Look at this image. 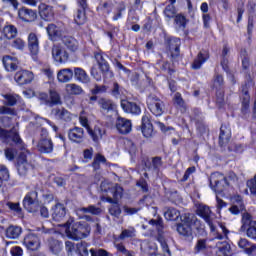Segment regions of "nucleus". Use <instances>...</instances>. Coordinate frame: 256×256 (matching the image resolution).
I'll use <instances>...</instances> for the list:
<instances>
[{
    "mask_svg": "<svg viewBox=\"0 0 256 256\" xmlns=\"http://www.w3.org/2000/svg\"><path fill=\"white\" fill-rule=\"evenodd\" d=\"M241 223L240 231L246 233L249 239H256V220H253V216L249 213H244Z\"/></svg>",
    "mask_w": 256,
    "mask_h": 256,
    "instance_id": "nucleus-3",
    "label": "nucleus"
},
{
    "mask_svg": "<svg viewBox=\"0 0 256 256\" xmlns=\"http://www.w3.org/2000/svg\"><path fill=\"white\" fill-rule=\"evenodd\" d=\"M142 133L146 138L155 134V131H153V124H151V119L147 114L142 117Z\"/></svg>",
    "mask_w": 256,
    "mask_h": 256,
    "instance_id": "nucleus-25",
    "label": "nucleus"
},
{
    "mask_svg": "<svg viewBox=\"0 0 256 256\" xmlns=\"http://www.w3.org/2000/svg\"><path fill=\"white\" fill-rule=\"evenodd\" d=\"M115 127L121 135H129L133 125L131 124V120L118 116L115 121Z\"/></svg>",
    "mask_w": 256,
    "mask_h": 256,
    "instance_id": "nucleus-13",
    "label": "nucleus"
},
{
    "mask_svg": "<svg viewBox=\"0 0 256 256\" xmlns=\"http://www.w3.org/2000/svg\"><path fill=\"white\" fill-rule=\"evenodd\" d=\"M147 106L151 113L156 117H161V115H163L165 104L161 99H159V97L153 94L149 95L147 97Z\"/></svg>",
    "mask_w": 256,
    "mask_h": 256,
    "instance_id": "nucleus-7",
    "label": "nucleus"
},
{
    "mask_svg": "<svg viewBox=\"0 0 256 256\" xmlns=\"http://www.w3.org/2000/svg\"><path fill=\"white\" fill-rule=\"evenodd\" d=\"M197 213L202 219H204L205 223H207L208 227L211 230V233H214L215 239H228L229 229L225 227L224 224H219L220 231L215 228V224L213 223V218H211V209L207 205L200 204L197 209Z\"/></svg>",
    "mask_w": 256,
    "mask_h": 256,
    "instance_id": "nucleus-2",
    "label": "nucleus"
},
{
    "mask_svg": "<svg viewBox=\"0 0 256 256\" xmlns=\"http://www.w3.org/2000/svg\"><path fill=\"white\" fill-rule=\"evenodd\" d=\"M121 107L126 113H131L132 115H141V106L137 105L135 102H127L122 100Z\"/></svg>",
    "mask_w": 256,
    "mask_h": 256,
    "instance_id": "nucleus-26",
    "label": "nucleus"
},
{
    "mask_svg": "<svg viewBox=\"0 0 256 256\" xmlns=\"http://www.w3.org/2000/svg\"><path fill=\"white\" fill-rule=\"evenodd\" d=\"M207 59H209V54L207 52H199L197 58L192 63V69H199Z\"/></svg>",
    "mask_w": 256,
    "mask_h": 256,
    "instance_id": "nucleus-41",
    "label": "nucleus"
},
{
    "mask_svg": "<svg viewBox=\"0 0 256 256\" xmlns=\"http://www.w3.org/2000/svg\"><path fill=\"white\" fill-rule=\"evenodd\" d=\"M246 83L242 86V108L241 113L244 115L249 114V102L251 101V96L249 95V87L253 85V80L251 79V74H247Z\"/></svg>",
    "mask_w": 256,
    "mask_h": 256,
    "instance_id": "nucleus-6",
    "label": "nucleus"
},
{
    "mask_svg": "<svg viewBox=\"0 0 256 256\" xmlns=\"http://www.w3.org/2000/svg\"><path fill=\"white\" fill-rule=\"evenodd\" d=\"M176 2L177 0H169L170 4H168L163 11L164 17L167 21H171V19H174L177 15V8H175Z\"/></svg>",
    "mask_w": 256,
    "mask_h": 256,
    "instance_id": "nucleus-32",
    "label": "nucleus"
},
{
    "mask_svg": "<svg viewBox=\"0 0 256 256\" xmlns=\"http://www.w3.org/2000/svg\"><path fill=\"white\" fill-rule=\"evenodd\" d=\"M101 163H107V159L101 154H96L92 163L93 169H95V171L101 169Z\"/></svg>",
    "mask_w": 256,
    "mask_h": 256,
    "instance_id": "nucleus-53",
    "label": "nucleus"
},
{
    "mask_svg": "<svg viewBox=\"0 0 256 256\" xmlns=\"http://www.w3.org/2000/svg\"><path fill=\"white\" fill-rule=\"evenodd\" d=\"M85 21H87L85 10L78 9L76 15L74 16V22L76 25H85Z\"/></svg>",
    "mask_w": 256,
    "mask_h": 256,
    "instance_id": "nucleus-49",
    "label": "nucleus"
},
{
    "mask_svg": "<svg viewBox=\"0 0 256 256\" xmlns=\"http://www.w3.org/2000/svg\"><path fill=\"white\" fill-rule=\"evenodd\" d=\"M9 170L4 165H0V180L1 187L3 186V181H9Z\"/></svg>",
    "mask_w": 256,
    "mask_h": 256,
    "instance_id": "nucleus-58",
    "label": "nucleus"
},
{
    "mask_svg": "<svg viewBox=\"0 0 256 256\" xmlns=\"http://www.w3.org/2000/svg\"><path fill=\"white\" fill-rule=\"evenodd\" d=\"M98 105L103 113H111V111H115V109H117L115 102L109 98H100L98 100Z\"/></svg>",
    "mask_w": 256,
    "mask_h": 256,
    "instance_id": "nucleus-23",
    "label": "nucleus"
},
{
    "mask_svg": "<svg viewBox=\"0 0 256 256\" xmlns=\"http://www.w3.org/2000/svg\"><path fill=\"white\" fill-rule=\"evenodd\" d=\"M144 165L146 169H153L154 171H159L161 167L163 166V161L161 160V157H154L152 158V163L149 160L144 161Z\"/></svg>",
    "mask_w": 256,
    "mask_h": 256,
    "instance_id": "nucleus-38",
    "label": "nucleus"
},
{
    "mask_svg": "<svg viewBox=\"0 0 256 256\" xmlns=\"http://www.w3.org/2000/svg\"><path fill=\"white\" fill-rule=\"evenodd\" d=\"M247 187L250 189L252 195H256V175L247 182Z\"/></svg>",
    "mask_w": 256,
    "mask_h": 256,
    "instance_id": "nucleus-63",
    "label": "nucleus"
},
{
    "mask_svg": "<svg viewBox=\"0 0 256 256\" xmlns=\"http://www.w3.org/2000/svg\"><path fill=\"white\" fill-rule=\"evenodd\" d=\"M106 201L108 203H111L110 207L108 208V211L112 217H116L119 219L121 217V206L119 205V202L114 201L111 196L106 197Z\"/></svg>",
    "mask_w": 256,
    "mask_h": 256,
    "instance_id": "nucleus-29",
    "label": "nucleus"
},
{
    "mask_svg": "<svg viewBox=\"0 0 256 256\" xmlns=\"http://www.w3.org/2000/svg\"><path fill=\"white\" fill-rule=\"evenodd\" d=\"M4 99H6L9 107H13V105H17V101H19V95H13V94H5L3 95Z\"/></svg>",
    "mask_w": 256,
    "mask_h": 256,
    "instance_id": "nucleus-57",
    "label": "nucleus"
},
{
    "mask_svg": "<svg viewBox=\"0 0 256 256\" xmlns=\"http://www.w3.org/2000/svg\"><path fill=\"white\" fill-rule=\"evenodd\" d=\"M113 201L119 202V199L123 197V187H121L119 184L112 185L111 191Z\"/></svg>",
    "mask_w": 256,
    "mask_h": 256,
    "instance_id": "nucleus-46",
    "label": "nucleus"
},
{
    "mask_svg": "<svg viewBox=\"0 0 256 256\" xmlns=\"http://www.w3.org/2000/svg\"><path fill=\"white\" fill-rule=\"evenodd\" d=\"M149 224L153 227H156L158 231L157 241L160 242L163 252L167 253L168 256H171V250L169 249V245H167V241L165 240V236L163 235V218L158 217L156 220L151 219L149 221Z\"/></svg>",
    "mask_w": 256,
    "mask_h": 256,
    "instance_id": "nucleus-4",
    "label": "nucleus"
},
{
    "mask_svg": "<svg viewBox=\"0 0 256 256\" xmlns=\"http://www.w3.org/2000/svg\"><path fill=\"white\" fill-rule=\"evenodd\" d=\"M112 97L115 99L121 98V94L123 93V88L119 85V83L114 82L110 91Z\"/></svg>",
    "mask_w": 256,
    "mask_h": 256,
    "instance_id": "nucleus-56",
    "label": "nucleus"
},
{
    "mask_svg": "<svg viewBox=\"0 0 256 256\" xmlns=\"http://www.w3.org/2000/svg\"><path fill=\"white\" fill-rule=\"evenodd\" d=\"M87 133L94 141V143H99V141L103 139L105 128H103L101 125H96L94 128H88Z\"/></svg>",
    "mask_w": 256,
    "mask_h": 256,
    "instance_id": "nucleus-20",
    "label": "nucleus"
},
{
    "mask_svg": "<svg viewBox=\"0 0 256 256\" xmlns=\"http://www.w3.org/2000/svg\"><path fill=\"white\" fill-rule=\"evenodd\" d=\"M33 169V165L27 161V152L23 151L18 156L17 171L20 177H26V175Z\"/></svg>",
    "mask_w": 256,
    "mask_h": 256,
    "instance_id": "nucleus-9",
    "label": "nucleus"
},
{
    "mask_svg": "<svg viewBox=\"0 0 256 256\" xmlns=\"http://www.w3.org/2000/svg\"><path fill=\"white\" fill-rule=\"evenodd\" d=\"M94 57L99 65L100 71H102V73H107L109 71V63L105 60L103 52H95Z\"/></svg>",
    "mask_w": 256,
    "mask_h": 256,
    "instance_id": "nucleus-35",
    "label": "nucleus"
},
{
    "mask_svg": "<svg viewBox=\"0 0 256 256\" xmlns=\"http://www.w3.org/2000/svg\"><path fill=\"white\" fill-rule=\"evenodd\" d=\"M54 145L53 140L51 138H40L37 144V150L39 153H43L44 155H49V153H53Z\"/></svg>",
    "mask_w": 256,
    "mask_h": 256,
    "instance_id": "nucleus-15",
    "label": "nucleus"
},
{
    "mask_svg": "<svg viewBox=\"0 0 256 256\" xmlns=\"http://www.w3.org/2000/svg\"><path fill=\"white\" fill-rule=\"evenodd\" d=\"M167 44L169 51L171 52V59H176L177 57H179V47H181V39L169 38Z\"/></svg>",
    "mask_w": 256,
    "mask_h": 256,
    "instance_id": "nucleus-24",
    "label": "nucleus"
},
{
    "mask_svg": "<svg viewBox=\"0 0 256 256\" xmlns=\"http://www.w3.org/2000/svg\"><path fill=\"white\" fill-rule=\"evenodd\" d=\"M23 205L29 213H36L39 210V195L37 191L29 192L24 197Z\"/></svg>",
    "mask_w": 256,
    "mask_h": 256,
    "instance_id": "nucleus-8",
    "label": "nucleus"
},
{
    "mask_svg": "<svg viewBox=\"0 0 256 256\" xmlns=\"http://www.w3.org/2000/svg\"><path fill=\"white\" fill-rule=\"evenodd\" d=\"M28 48L33 57L39 54V38L37 34L30 33L28 35Z\"/></svg>",
    "mask_w": 256,
    "mask_h": 256,
    "instance_id": "nucleus-22",
    "label": "nucleus"
},
{
    "mask_svg": "<svg viewBox=\"0 0 256 256\" xmlns=\"http://www.w3.org/2000/svg\"><path fill=\"white\" fill-rule=\"evenodd\" d=\"M48 247L54 255H59L61 253V249L63 248V243H61L59 240H56L54 238L48 239Z\"/></svg>",
    "mask_w": 256,
    "mask_h": 256,
    "instance_id": "nucleus-39",
    "label": "nucleus"
},
{
    "mask_svg": "<svg viewBox=\"0 0 256 256\" xmlns=\"http://www.w3.org/2000/svg\"><path fill=\"white\" fill-rule=\"evenodd\" d=\"M57 79L59 83H69L73 79V70L71 68L61 69L57 73Z\"/></svg>",
    "mask_w": 256,
    "mask_h": 256,
    "instance_id": "nucleus-33",
    "label": "nucleus"
},
{
    "mask_svg": "<svg viewBox=\"0 0 256 256\" xmlns=\"http://www.w3.org/2000/svg\"><path fill=\"white\" fill-rule=\"evenodd\" d=\"M207 250V240L199 239L194 247V253L197 255L198 253H203Z\"/></svg>",
    "mask_w": 256,
    "mask_h": 256,
    "instance_id": "nucleus-55",
    "label": "nucleus"
},
{
    "mask_svg": "<svg viewBox=\"0 0 256 256\" xmlns=\"http://www.w3.org/2000/svg\"><path fill=\"white\" fill-rule=\"evenodd\" d=\"M23 244L29 251H37L39 249V237L35 234H28L23 241Z\"/></svg>",
    "mask_w": 256,
    "mask_h": 256,
    "instance_id": "nucleus-19",
    "label": "nucleus"
},
{
    "mask_svg": "<svg viewBox=\"0 0 256 256\" xmlns=\"http://www.w3.org/2000/svg\"><path fill=\"white\" fill-rule=\"evenodd\" d=\"M68 139L73 143H83L85 139V130L81 127H74L68 132Z\"/></svg>",
    "mask_w": 256,
    "mask_h": 256,
    "instance_id": "nucleus-16",
    "label": "nucleus"
},
{
    "mask_svg": "<svg viewBox=\"0 0 256 256\" xmlns=\"http://www.w3.org/2000/svg\"><path fill=\"white\" fill-rule=\"evenodd\" d=\"M51 53L52 59L60 65L69 61V53L67 52V50H65V48H63V46L59 44H54L52 46Z\"/></svg>",
    "mask_w": 256,
    "mask_h": 256,
    "instance_id": "nucleus-10",
    "label": "nucleus"
},
{
    "mask_svg": "<svg viewBox=\"0 0 256 256\" xmlns=\"http://www.w3.org/2000/svg\"><path fill=\"white\" fill-rule=\"evenodd\" d=\"M88 244L87 242H79L76 244L77 253L80 256H89V250L87 249Z\"/></svg>",
    "mask_w": 256,
    "mask_h": 256,
    "instance_id": "nucleus-54",
    "label": "nucleus"
},
{
    "mask_svg": "<svg viewBox=\"0 0 256 256\" xmlns=\"http://www.w3.org/2000/svg\"><path fill=\"white\" fill-rule=\"evenodd\" d=\"M10 253L12 256H23V248L14 246L11 248Z\"/></svg>",
    "mask_w": 256,
    "mask_h": 256,
    "instance_id": "nucleus-64",
    "label": "nucleus"
},
{
    "mask_svg": "<svg viewBox=\"0 0 256 256\" xmlns=\"http://www.w3.org/2000/svg\"><path fill=\"white\" fill-rule=\"evenodd\" d=\"M189 20L183 14H177L174 16V27L176 31H185Z\"/></svg>",
    "mask_w": 256,
    "mask_h": 256,
    "instance_id": "nucleus-31",
    "label": "nucleus"
},
{
    "mask_svg": "<svg viewBox=\"0 0 256 256\" xmlns=\"http://www.w3.org/2000/svg\"><path fill=\"white\" fill-rule=\"evenodd\" d=\"M9 45H11V40H9V38H6L4 36H0V52L5 51V49H7V47H9Z\"/></svg>",
    "mask_w": 256,
    "mask_h": 256,
    "instance_id": "nucleus-61",
    "label": "nucleus"
},
{
    "mask_svg": "<svg viewBox=\"0 0 256 256\" xmlns=\"http://www.w3.org/2000/svg\"><path fill=\"white\" fill-rule=\"evenodd\" d=\"M38 10H39V15L41 19H44V21H53V17H54L53 7L45 3H41L38 6Z\"/></svg>",
    "mask_w": 256,
    "mask_h": 256,
    "instance_id": "nucleus-21",
    "label": "nucleus"
},
{
    "mask_svg": "<svg viewBox=\"0 0 256 256\" xmlns=\"http://www.w3.org/2000/svg\"><path fill=\"white\" fill-rule=\"evenodd\" d=\"M10 45L14 49H18L20 51H23V49H25V41H23V39L21 38L14 39L12 43H10Z\"/></svg>",
    "mask_w": 256,
    "mask_h": 256,
    "instance_id": "nucleus-59",
    "label": "nucleus"
},
{
    "mask_svg": "<svg viewBox=\"0 0 256 256\" xmlns=\"http://www.w3.org/2000/svg\"><path fill=\"white\" fill-rule=\"evenodd\" d=\"M33 79H35V75L29 70H20L16 72L14 76V81H16L18 85H29V83H32Z\"/></svg>",
    "mask_w": 256,
    "mask_h": 256,
    "instance_id": "nucleus-12",
    "label": "nucleus"
},
{
    "mask_svg": "<svg viewBox=\"0 0 256 256\" xmlns=\"http://www.w3.org/2000/svg\"><path fill=\"white\" fill-rule=\"evenodd\" d=\"M66 91L71 95H81L83 93V88L77 84H67Z\"/></svg>",
    "mask_w": 256,
    "mask_h": 256,
    "instance_id": "nucleus-52",
    "label": "nucleus"
},
{
    "mask_svg": "<svg viewBox=\"0 0 256 256\" xmlns=\"http://www.w3.org/2000/svg\"><path fill=\"white\" fill-rule=\"evenodd\" d=\"M65 215H67V212L65 210V206L61 203H57L52 208V219L53 221H56L57 223H61L65 219Z\"/></svg>",
    "mask_w": 256,
    "mask_h": 256,
    "instance_id": "nucleus-18",
    "label": "nucleus"
},
{
    "mask_svg": "<svg viewBox=\"0 0 256 256\" xmlns=\"http://www.w3.org/2000/svg\"><path fill=\"white\" fill-rule=\"evenodd\" d=\"M211 256H231V244L227 241L217 242Z\"/></svg>",
    "mask_w": 256,
    "mask_h": 256,
    "instance_id": "nucleus-14",
    "label": "nucleus"
},
{
    "mask_svg": "<svg viewBox=\"0 0 256 256\" xmlns=\"http://www.w3.org/2000/svg\"><path fill=\"white\" fill-rule=\"evenodd\" d=\"M92 95H99L101 93H107V86L105 85H95L94 88L91 90Z\"/></svg>",
    "mask_w": 256,
    "mask_h": 256,
    "instance_id": "nucleus-62",
    "label": "nucleus"
},
{
    "mask_svg": "<svg viewBox=\"0 0 256 256\" xmlns=\"http://www.w3.org/2000/svg\"><path fill=\"white\" fill-rule=\"evenodd\" d=\"M1 35L10 41L11 39H15L17 37V27L12 24L6 25L2 29Z\"/></svg>",
    "mask_w": 256,
    "mask_h": 256,
    "instance_id": "nucleus-36",
    "label": "nucleus"
},
{
    "mask_svg": "<svg viewBox=\"0 0 256 256\" xmlns=\"http://www.w3.org/2000/svg\"><path fill=\"white\" fill-rule=\"evenodd\" d=\"M46 31L52 41L59 39L62 35L61 29H59L55 24H50L46 27Z\"/></svg>",
    "mask_w": 256,
    "mask_h": 256,
    "instance_id": "nucleus-40",
    "label": "nucleus"
},
{
    "mask_svg": "<svg viewBox=\"0 0 256 256\" xmlns=\"http://www.w3.org/2000/svg\"><path fill=\"white\" fill-rule=\"evenodd\" d=\"M62 41L67 49H69L70 51H77L79 47V42H77L75 38L71 36H64Z\"/></svg>",
    "mask_w": 256,
    "mask_h": 256,
    "instance_id": "nucleus-42",
    "label": "nucleus"
},
{
    "mask_svg": "<svg viewBox=\"0 0 256 256\" xmlns=\"http://www.w3.org/2000/svg\"><path fill=\"white\" fill-rule=\"evenodd\" d=\"M75 220L70 218L67 222L60 224V227H65L66 235L69 239H73L74 241H79V239H85L89 237L91 233V226H89L86 222H76Z\"/></svg>",
    "mask_w": 256,
    "mask_h": 256,
    "instance_id": "nucleus-1",
    "label": "nucleus"
},
{
    "mask_svg": "<svg viewBox=\"0 0 256 256\" xmlns=\"http://www.w3.org/2000/svg\"><path fill=\"white\" fill-rule=\"evenodd\" d=\"M164 217L167 221H177L181 217V212L175 208H168L164 212Z\"/></svg>",
    "mask_w": 256,
    "mask_h": 256,
    "instance_id": "nucleus-44",
    "label": "nucleus"
},
{
    "mask_svg": "<svg viewBox=\"0 0 256 256\" xmlns=\"http://www.w3.org/2000/svg\"><path fill=\"white\" fill-rule=\"evenodd\" d=\"M18 15L20 19H22V21H26L28 23L37 19V13L27 8H22L21 10H19Z\"/></svg>",
    "mask_w": 256,
    "mask_h": 256,
    "instance_id": "nucleus-34",
    "label": "nucleus"
},
{
    "mask_svg": "<svg viewBox=\"0 0 256 256\" xmlns=\"http://www.w3.org/2000/svg\"><path fill=\"white\" fill-rule=\"evenodd\" d=\"M37 99L42 103V105H48L50 107V102H49V95L45 92H39L36 95Z\"/></svg>",
    "mask_w": 256,
    "mask_h": 256,
    "instance_id": "nucleus-60",
    "label": "nucleus"
},
{
    "mask_svg": "<svg viewBox=\"0 0 256 256\" xmlns=\"http://www.w3.org/2000/svg\"><path fill=\"white\" fill-rule=\"evenodd\" d=\"M52 115L59 121H65L66 123H69L72 119L71 112L65 108H54L52 110Z\"/></svg>",
    "mask_w": 256,
    "mask_h": 256,
    "instance_id": "nucleus-27",
    "label": "nucleus"
},
{
    "mask_svg": "<svg viewBox=\"0 0 256 256\" xmlns=\"http://www.w3.org/2000/svg\"><path fill=\"white\" fill-rule=\"evenodd\" d=\"M74 76L80 83H89L91 81L89 75H87V72L83 68H74Z\"/></svg>",
    "mask_w": 256,
    "mask_h": 256,
    "instance_id": "nucleus-43",
    "label": "nucleus"
},
{
    "mask_svg": "<svg viewBox=\"0 0 256 256\" xmlns=\"http://www.w3.org/2000/svg\"><path fill=\"white\" fill-rule=\"evenodd\" d=\"M229 141H231V128L222 125L220 128V135H219V145L223 149L229 146Z\"/></svg>",
    "mask_w": 256,
    "mask_h": 256,
    "instance_id": "nucleus-17",
    "label": "nucleus"
},
{
    "mask_svg": "<svg viewBox=\"0 0 256 256\" xmlns=\"http://www.w3.org/2000/svg\"><path fill=\"white\" fill-rule=\"evenodd\" d=\"M229 186V182L227 181V177L219 172H214L210 175V187L216 193H223L225 191V187Z\"/></svg>",
    "mask_w": 256,
    "mask_h": 256,
    "instance_id": "nucleus-5",
    "label": "nucleus"
},
{
    "mask_svg": "<svg viewBox=\"0 0 256 256\" xmlns=\"http://www.w3.org/2000/svg\"><path fill=\"white\" fill-rule=\"evenodd\" d=\"M137 231L134 227H130L128 229L122 230L121 234L119 235L118 239L121 241H125V239H133V237H136Z\"/></svg>",
    "mask_w": 256,
    "mask_h": 256,
    "instance_id": "nucleus-47",
    "label": "nucleus"
},
{
    "mask_svg": "<svg viewBox=\"0 0 256 256\" xmlns=\"http://www.w3.org/2000/svg\"><path fill=\"white\" fill-rule=\"evenodd\" d=\"M49 93L50 107H53V105H63V101H61V95L59 92H57V90H50Z\"/></svg>",
    "mask_w": 256,
    "mask_h": 256,
    "instance_id": "nucleus-45",
    "label": "nucleus"
},
{
    "mask_svg": "<svg viewBox=\"0 0 256 256\" xmlns=\"http://www.w3.org/2000/svg\"><path fill=\"white\" fill-rule=\"evenodd\" d=\"M22 231L23 230L21 229V227L15 226V225H10L6 229L5 234H6L7 239H19V236L21 235Z\"/></svg>",
    "mask_w": 256,
    "mask_h": 256,
    "instance_id": "nucleus-37",
    "label": "nucleus"
},
{
    "mask_svg": "<svg viewBox=\"0 0 256 256\" xmlns=\"http://www.w3.org/2000/svg\"><path fill=\"white\" fill-rule=\"evenodd\" d=\"M182 225H195L197 223V216L193 214H184L181 218Z\"/></svg>",
    "mask_w": 256,
    "mask_h": 256,
    "instance_id": "nucleus-50",
    "label": "nucleus"
},
{
    "mask_svg": "<svg viewBox=\"0 0 256 256\" xmlns=\"http://www.w3.org/2000/svg\"><path fill=\"white\" fill-rule=\"evenodd\" d=\"M173 101L174 105H176L178 109H181V111H185V109H187V106L185 105V100H183V97H181V93L177 92L174 95Z\"/></svg>",
    "mask_w": 256,
    "mask_h": 256,
    "instance_id": "nucleus-51",
    "label": "nucleus"
},
{
    "mask_svg": "<svg viewBox=\"0 0 256 256\" xmlns=\"http://www.w3.org/2000/svg\"><path fill=\"white\" fill-rule=\"evenodd\" d=\"M0 139L4 143H10V141H13V143H15L16 145H21V143H23L21 137L19 136V132H17L16 128L7 131L0 127Z\"/></svg>",
    "mask_w": 256,
    "mask_h": 256,
    "instance_id": "nucleus-11",
    "label": "nucleus"
},
{
    "mask_svg": "<svg viewBox=\"0 0 256 256\" xmlns=\"http://www.w3.org/2000/svg\"><path fill=\"white\" fill-rule=\"evenodd\" d=\"M81 213H90V215H101L103 209L95 205H89L88 207L80 208Z\"/></svg>",
    "mask_w": 256,
    "mask_h": 256,
    "instance_id": "nucleus-48",
    "label": "nucleus"
},
{
    "mask_svg": "<svg viewBox=\"0 0 256 256\" xmlns=\"http://www.w3.org/2000/svg\"><path fill=\"white\" fill-rule=\"evenodd\" d=\"M177 232L182 235L187 241H193V229L187 224H178Z\"/></svg>",
    "mask_w": 256,
    "mask_h": 256,
    "instance_id": "nucleus-30",
    "label": "nucleus"
},
{
    "mask_svg": "<svg viewBox=\"0 0 256 256\" xmlns=\"http://www.w3.org/2000/svg\"><path fill=\"white\" fill-rule=\"evenodd\" d=\"M3 65L6 71L13 73V71H17V67L19 65V61L16 57L13 56H4L3 57Z\"/></svg>",
    "mask_w": 256,
    "mask_h": 256,
    "instance_id": "nucleus-28",
    "label": "nucleus"
}]
</instances>
